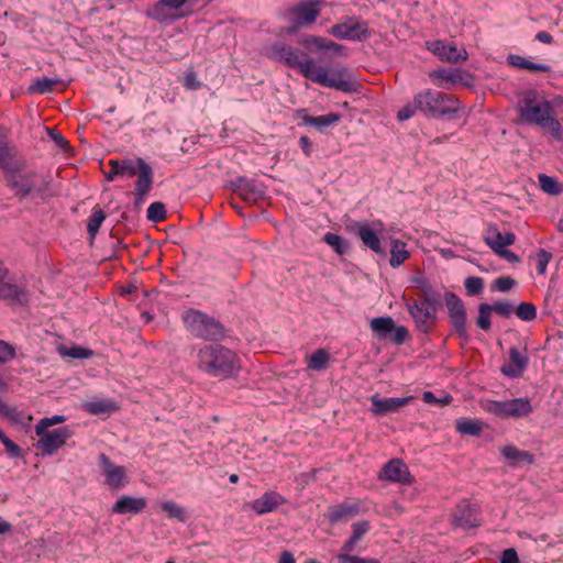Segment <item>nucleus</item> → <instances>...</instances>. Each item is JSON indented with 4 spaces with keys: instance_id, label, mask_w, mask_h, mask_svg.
Returning <instances> with one entry per match:
<instances>
[{
    "instance_id": "nucleus-18",
    "label": "nucleus",
    "mask_w": 563,
    "mask_h": 563,
    "mask_svg": "<svg viewBox=\"0 0 563 563\" xmlns=\"http://www.w3.org/2000/svg\"><path fill=\"white\" fill-rule=\"evenodd\" d=\"M528 355L512 346L509 350V361L500 368L501 373L510 378L519 377L528 365Z\"/></svg>"
},
{
    "instance_id": "nucleus-53",
    "label": "nucleus",
    "mask_w": 563,
    "mask_h": 563,
    "mask_svg": "<svg viewBox=\"0 0 563 563\" xmlns=\"http://www.w3.org/2000/svg\"><path fill=\"white\" fill-rule=\"evenodd\" d=\"M408 335H409V332L406 327H404V325L396 327L395 325V330L393 331L391 335H389L388 339H390L391 342H394L395 344L399 345L406 341Z\"/></svg>"
},
{
    "instance_id": "nucleus-39",
    "label": "nucleus",
    "mask_w": 563,
    "mask_h": 563,
    "mask_svg": "<svg viewBox=\"0 0 563 563\" xmlns=\"http://www.w3.org/2000/svg\"><path fill=\"white\" fill-rule=\"evenodd\" d=\"M460 515H455V521L464 529H470L478 526V520L474 510L468 506L460 510Z\"/></svg>"
},
{
    "instance_id": "nucleus-2",
    "label": "nucleus",
    "mask_w": 563,
    "mask_h": 563,
    "mask_svg": "<svg viewBox=\"0 0 563 563\" xmlns=\"http://www.w3.org/2000/svg\"><path fill=\"white\" fill-rule=\"evenodd\" d=\"M518 112L522 121L547 131L553 139L563 141V126L555 118L551 101L537 91H526L518 102Z\"/></svg>"
},
{
    "instance_id": "nucleus-29",
    "label": "nucleus",
    "mask_w": 563,
    "mask_h": 563,
    "mask_svg": "<svg viewBox=\"0 0 563 563\" xmlns=\"http://www.w3.org/2000/svg\"><path fill=\"white\" fill-rule=\"evenodd\" d=\"M369 327L378 339L384 340L391 335L395 322L391 317H377L371 320Z\"/></svg>"
},
{
    "instance_id": "nucleus-21",
    "label": "nucleus",
    "mask_w": 563,
    "mask_h": 563,
    "mask_svg": "<svg viewBox=\"0 0 563 563\" xmlns=\"http://www.w3.org/2000/svg\"><path fill=\"white\" fill-rule=\"evenodd\" d=\"M412 397H391V398H379L378 396H372L371 402L373 406V412L378 416H383L389 412L397 411L399 408L406 406Z\"/></svg>"
},
{
    "instance_id": "nucleus-55",
    "label": "nucleus",
    "mask_w": 563,
    "mask_h": 563,
    "mask_svg": "<svg viewBox=\"0 0 563 563\" xmlns=\"http://www.w3.org/2000/svg\"><path fill=\"white\" fill-rule=\"evenodd\" d=\"M422 400L426 404H437V405H448L451 401V397L446 396L444 398H437L432 391H424L422 394Z\"/></svg>"
},
{
    "instance_id": "nucleus-41",
    "label": "nucleus",
    "mask_w": 563,
    "mask_h": 563,
    "mask_svg": "<svg viewBox=\"0 0 563 563\" xmlns=\"http://www.w3.org/2000/svg\"><path fill=\"white\" fill-rule=\"evenodd\" d=\"M106 219V214L102 210H95L91 216L89 217L88 224H87V231L91 239L96 236L98 233L102 222Z\"/></svg>"
},
{
    "instance_id": "nucleus-14",
    "label": "nucleus",
    "mask_w": 563,
    "mask_h": 563,
    "mask_svg": "<svg viewBox=\"0 0 563 563\" xmlns=\"http://www.w3.org/2000/svg\"><path fill=\"white\" fill-rule=\"evenodd\" d=\"M427 48L437 55L441 60L450 63H461L467 59V52L465 48H459L454 44H448L443 41L427 42Z\"/></svg>"
},
{
    "instance_id": "nucleus-10",
    "label": "nucleus",
    "mask_w": 563,
    "mask_h": 563,
    "mask_svg": "<svg viewBox=\"0 0 563 563\" xmlns=\"http://www.w3.org/2000/svg\"><path fill=\"white\" fill-rule=\"evenodd\" d=\"M515 234L511 232H500L496 225H489L485 232L484 240L486 244L500 257L509 263L518 261V256L507 250V246L515 242Z\"/></svg>"
},
{
    "instance_id": "nucleus-3",
    "label": "nucleus",
    "mask_w": 563,
    "mask_h": 563,
    "mask_svg": "<svg viewBox=\"0 0 563 563\" xmlns=\"http://www.w3.org/2000/svg\"><path fill=\"white\" fill-rule=\"evenodd\" d=\"M197 365L207 375L219 379L233 378L242 368L239 355L220 344L200 349Z\"/></svg>"
},
{
    "instance_id": "nucleus-30",
    "label": "nucleus",
    "mask_w": 563,
    "mask_h": 563,
    "mask_svg": "<svg viewBox=\"0 0 563 563\" xmlns=\"http://www.w3.org/2000/svg\"><path fill=\"white\" fill-rule=\"evenodd\" d=\"M330 354L324 349H318L312 354L306 356V365L308 371H324L330 363Z\"/></svg>"
},
{
    "instance_id": "nucleus-12",
    "label": "nucleus",
    "mask_w": 563,
    "mask_h": 563,
    "mask_svg": "<svg viewBox=\"0 0 563 563\" xmlns=\"http://www.w3.org/2000/svg\"><path fill=\"white\" fill-rule=\"evenodd\" d=\"M99 464L104 476V483L111 489H121L129 484L125 466L113 463L104 453L99 455Z\"/></svg>"
},
{
    "instance_id": "nucleus-42",
    "label": "nucleus",
    "mask_w": 563,
    "mask_h": 563,
    "mask_svg": "<svg viewBox=\"0 0 563 563\" xmlns=\"http://www.w3.org/2000/svg\"><path fill=\"white\" fill-rule=\"evenodd\" d=\"M551 257H552V254L544 250H539L536 253V255L533 257V262H534V269L539 276H542L547 272V267H548V264H549Z\"/></svg>"
},
{
    "instance_id": "nucleus-62",
    "label": "nucleus",
    "mask_w": 563,
    "mask_h": 563,
    "mask_svg": "<svg viewBox=\"0 0 563 563\" xmlns=\"http://www.w3.org/2000/svg\"><path fill=\"white\" fill-rule=\"evenodd\" d=\"M109 165H110V170L107 174V179L109 181H113L117 177H120L119 168H117V161L111 159L109 162Z\"/></svg>"
},
{
    "instance_id": "nucleus-7",
    "label": "nucleus",
    "mask_w": 563,
    "mask_h": 563,
    "mask_svg": "<svg viewBox=\"0 0 563 563\" xmlns=\"http://www.w3.org/2000/svg\"><path fill=\"white\" fill-rule=\"evenodd\" d=\"M183 321L190 333L197 338L217 340L223 336V327L214 318L189 309L183 313Z\"/></svg>"
},
{
    "instance_id": "nucleus-43",
    "label": "nucleus",
    "mask_w": 563,
    "mask_h": 563,
    "mask_svg": "<svg viewBox=\"0 0 563 563\" xmlns=\"http://www.w3.org/2000/svg\"><path fill=\"white\" fill-rule=\"evenodd\" d=\"M493 307L488 303H481L478 307L477 325L482 330H488L490 328V314Z\"/></svg>"
},
{
    "instance_id": "nucleus-17",
    "label": "nucleus",
    "mask_w": 563,
    "mask_h": 563,
    "mask_svg": "<svg viewBox=\"0 0 563 563\" xmlns=\"http://www.w3.org/2000/svg\"><path fill=\"white\" fill-rule=\"evenodd\" d=\"M286 499L275 490L265 492L260 498L247 504L246 507L254 511L257 516H263L276 510Z\"/></svg>"
},
{
    "instance_id": "nucleus-63",
    "label": "nucleus",
    "mask_w": 563,
    "mask_h": 563,
    "mask_svg": "<svg viewBox=\"0 0 563 563\" xmlns=\"http://www.w3.org/2000/svg\"><path fill=\"white\" fill-rule=\"evenodd\" d=\"M536 40L543 44H552L553 43V36L545 31L538 32L536 34Z\"/></svg>"
},
{
    "instance_id": "nucleus-9",
    "label": "nucleus",
    "mask_w": 563,
    "mask_h": 563,
    "mask_svg": "<svg viewBox=\"0 0 563 563\" xmlns=\"http://www.w3.org/2000/svg\"><path fill=\"white\" fill-rule=\"evenodd\" d=\"M320 15V10L313 2H301L284 14L285 21L288 23L284 32L286 34H295L298 30L313 24Z\"/></svg>"
},
{
    "instance_id": "nucleus-61",
    "label": "nucleus",
    "mask_w": 563,
    "mask_h": 563,
    "mask_svg": "<svg viewBox=\"0 0 563 563\" xmlns=\"http://www.w3.org/2000/svg\"><path fill=\"white\" fill-rule=\"evenodd\" d=\"M358 543V540L350 537L343 544L341 551L342 554H349L350 552H353L356 544Z\"/></svg>"
},
{
    "instance_id": "nucleus-57",
    "label": "nucleus",
    "mask_w": 563,
    "mask_h": 563,
    "mask_svg": "<svg viewBox=\"0 0 563 563\" xmlns=\"http://www.w3.org/2000/svg\"><path fill=\"white\" fill-rule=\"evenodd\" d=\"M67 355L73 358L84 360V358L90 357L92 355V352L88 349L77 346V347L70 349L67 352Z\"/></svg>"
},
{
    "instance_id": "nucleus-1",
    "label": "nucleus",
    "mask_w": 563,
    "mask_h": 563,
    "mask_svg": "<svg viewBox=\"0 0 563 563\" xmlns=\"http://www.w3.org/2000/svg\"><path fill=\"white\" fill-rule=\"evenodd\" d=\"M273 51L280 62L288 67L297 68L305 78L316 84L343 92L354 90L355 84L347 68L330 69L318 65L305 52L284 44L274 45Z\"/></svg>"
},
{
    "instance_id": "nucleus-37",
    "label": "nucleus",
    "mask_w": 563,
    "mask_h": 563,
    "mask_svg": "<svg viewBox=\"0 0 563 563\" xmlns=\"http://www.w3.org/2000/svg\"><path fill=\"white\" fill-rule=\"evenodd\" d=\"M162 511L167 514L169 519H176L179 522H185L187 520L186 510L184 507L179 506L175 501L165 500L159 504Z\"/></svg>"
},
{
    "instance_id": "nucleus-19",
    "label": "nucleus",
    "mask_w": 563,
    "mask_h": 563,
    "mask_svg": "<svg viewBox=\"0 0 563 563\" xmlns=\"http://www.w3.org/2000/svg\"><path fill=\"white\" fill-rule=\"evenodd\" d=\"M147 501L144 497L122 495L113 504L111 510L118 515H137L145 509Z\"/></svg>"
},
{
    "instance_id": "nucleus-36",
    "label": "nucleus",
    "mask_w": 563,
    "mask_h": 563,
    "mask_svg": "<svg viewBox=\"0 0 563 563\" xmlns=\"http://www.w3.org/2000/svg\"><path fill=\"white\" fill-rule=\"evenodd\" d=\"M456 430L461 434L479 435L483 431V423L475 419L462 418L456 421Z\"/></svg>"
},
{
    "instance_id": "nucleus-59",
    "label": "nucleus",
    "mask_w": 563,
    "mask_h": 563,
    "mask_svg": "<svg viewBox=\"0 0 563 563\" xmlns=\"http://www.w3.org/2000/svg\"><path fill=\"white\" fill-rule=\"evenodd\" d=\"M501 563H519V558L515 549H507L503 552Z\"/></svg>"
},
{
    "instance_id": "nucleus-44",
    "label": "nucleus",
    "mask_w": 563,
    "mask_h": 563,
    "mask_svg": "<svg viewBox=\"0 0 563 563\" xmlns=\"http://www.w3.org/2000/svg\"><path fill=\"white\" fill-rule=\"evenodd\" d=\"M515 312L522 321H531L537 317V308L530 302H521L517 309H515Z\"/></svg>"
},
{
    "instance_id": "nucleus-38",
    "label": "nucleus",
    "mask_w": 563,
    "mask_h": 563,
    "mask_svg": "<svg viewBox=\"0 0 563 563\" xmlns=\"http://www.w3.org/2000/svg\"><path fill=\"white\" fill-rule=\"evenodd\" d=\"M540 188L551 196H558L562 192V186L559 184L556 178L552 176H548L545 174H540L538 176Z\"/></svg>"
},
{
    "instance_id": "nucleus-15",
    "label": "nucleus",
    "mask_w": 563,
    "mask_h": 563,
    "mask_svg": "<svg viewBox=\"0 0 563 563\" xmlns=\"http://www.w3.org/2000/svg\"><path fill=\"white\" fill-rule=\"evenodd\" d=\"M445 303L455 331L461 336H466V312L462 300L453 292H446Z\"/></svg>"
},
{
    "instance_id": "nucleus-25",
    "label": "nucleus",
    "mask_w": 563,
    "mask_h": 563,
    "mask_svg": "<svg viewBox=\"0 0 563 563\" xmlns=\"http://www.w3.org/2000/svg\"><path fill=\"white\" fill-rule=\"evenodd\" d=\"M135 184L136 202H142L153 186V169L146 162H141V169Z\"/></svg>"
},
{
    "instance_id": "nucleus-48",
    "label": "nucleus",
    "mask_w": 563,
    "mask_h": 563,
    "mask_svg": "<svg viewBox=\"0 0 563 563\" xmlns=\"http://www.w3.org/2000/svg\"><path fill=\"white\" fill-rule=\"evenodd\" d=\"M4 417H7L8 419L15 423L23 426H27L29 422L32 420V416L23 413L16 407L13 406L9 410L8 415H5Z\"/></svg>"
},
{
    "instance_id": "nucleus-8",
    "label": "nucleus",
    "mask_w": 563,
    "mask_h": 563,
    "mask_svg": "<svg viewBox=\"0 0 563 563\" xmlns=\"http://www.w3.org/2000/svg\"><path fill=\"white\" fill-rule=\"evenodd\" d=\"M353 232L360 238L363 245L372 252L384 255L385 250L382 246V239H385L386 227L379 220L356 221L352 225Z\"/></svg>"
},
{
    "instance_id": "nucleus-22",
    "label": "nucleus",
    "mask_w": 563,
    "mask_h": 563,
    "mask_svg": "<svg viewBox=\"0 0 563 563\" xmlns=\"http://www.w3.org/2000/svg\"><path fill=\"white\" fill-rule=\"evenodd\" d=\"M187 0H159L148 12V15L158 21L166 22L176 18L170 11L180 9Z\"/></svg>"
},
{
    "instance_id": "nucleus-28",
    "label": "nucleus",
    "mask_w": 563,
    "mask_h": 563,
    "mask_svg": "<svg viewBox=\"0 0 563 563\" xmlns=\"http://www.w3.org/2000/svg\"><path fill=\"white\" fill-rule=\"evenodd\" d=\"M390 258L389 264L391 267H398L410 257V253L407 250V244L399 239L390 240Z\"/></svg>"
},
{
    "instance_id": "nucleus-31",
    "label": "nucleus",
    "mask_w": 563,
    "mask_h": 563,
    "mask_svg": "<svg viewBox=\"0 0 563 563\" xmlns=\"http://www.w3.org/2000/svg\"><path fill=\"white\" fill-rule=\"evenodd\" d=\"M82 408L90 415L96 416L118 410L117 402L109 398L86 401L84 402Z\"/></svg>"
},
{
    "instance_id": "nucleus-13",
    "label": "nucleus",
    "mask_w": 563,
    "mask_h": 563,
    "mask_svg": "<svg viewBox=\"0 0 563 563\" xmlns=\"http://www.w3.org/2000/svg\"><path fill=\"white\" fill-rule=\"evenodd\" d=\"M409 312L419 331L427 333L435 320V308L428 301L422 300L409 306Z\"/></svg>"
},
{
    "instance_id": "nucleus-6",
    "label": "nucleus",
    "mask_w": 563,
    "mask_h": 563,
    "mask_svg": "<svg viewBox=\"0 0 563 563\" xmlns=\"http://www.w3.org/2000/svg\"><path fill=\"white\" fill-rule=\"evenodd\" d=\"M481 408L499 419H522L533 412V406L528 397H519L507 400L481 399Z\"/></svg>"
},
{
    "instance_id": "nucleus-52",
    "label": "nucleus",
    "mask_w": 563,
    "mask_h": 563,
    "mask_svg": "<svg viewBox=\"0 0 563 563\" xmlns=\"http://www.w3.org/2000/svg\"><path fill=\"white\" fill-rule=\"evenodd\" d=\"M493 307V310L503 316V317H509L515 312L514 306L508 301H497L494 305H490Z\"/></svg>"
},
{
    "instance_id": "nucleus-51",
    "label": "nucleus",
    "mask_w": 563,
    "mask_h": 563,
    "mask_svg": "<svg viewBox=\"0 0 563 563\" xmlns=\"http://www.w3.org/2000/svg\"><path fill=\"white\" fill-rule=\"evenodd\" d=\"M430 76H437L441 79L451 81V82H457L461 79L460 71L457 69H438L433 71Z\"/></svg>"
},
{
    "instance_id": "nucleus-35",
    "label": "nucleus",
    "mask_w": 563,
    "mask_h": 563,
    "mask_svg": "<svg viewBox=\"0 0 563 563\" xmlns=\"http://www.w3.org/2000/svg\"><path fill=\"white\" fill-rule=\"evenodd\" d=\"M60 81L59 78H49L46 76L36 77L29 90L41 95L53 91L54 87Z\"/></svg>"
},
{
    "instance_id": "nucleus-46",
    "label": "nucleus",
    "mask_w": 563,
    "mask_h": 563,
    "mask_svg": "<svg viewBox=\"0 0 563 563\" xmlns=\"http://www.w3.org/2000/svg\"><path fill=\"white\" fill-rule=\"evenodd\" d=\"M166 218V209L162 202H152L147 208V219L153 222L163 221Z\"/></svg>"
},
{
    "instance_id": "nucleus-33",
    "label": "nucleus",
    "mask_w": 563,
    "mask_h": 563,
    "mask_svg": "<svg viewBox=\"0 0 563 563\" xmlns=\"http://www.w3.org/2000/svg\"><path fill=\"white\" fill-rule=\"evenodd\" d=\"M358 514V506L351 504H342L338 507L331 508L328 514V519L331 522H338L342 519H351Z\"/></svg>"
},
{
    "instance_id": "nucleus-47",
    "label": "nucleus",
    "mask_w": 563,
    "mask_h": 563,
    "mask_svg": "<svg viewBox=\"0 0 563 563\" xmlns=\"http://www.w3.org/2000/svg\"><path fill=\"white\" fill-rule=\"evenodd\" d=\"M0 441L3 444L7 453L11 457H20V455H21L20 446L18 444H15L11 439H9L1 428H0Z\"/></svg>"
},
{
    "instance_id": "nucleus-58",
    "label": "nucleus",
    "mask_w": 563,
    "mask_h": 563,
    "mask_svg": "<svg viewBox=\"0 0 563 563\" xmlns=\"http://www.w3.org/2000/svg\"><path fill=\"white\" fill-rule=\"evenodd\" d=\"M52 141L62 150H66L68 146L67 140L59 133L53 130L48 131Z\"/></svg>"
},
{
    "instance_id": "nucleus-60",
    "label": "nucleus",
    "mask_w": 563,
    "mask_h": 563,
    "mask_svg": "<svg viewBox=\"0 0 563 563\" xmlns=\"http://www.w3.org/2000/svg\"><path fill=\"white\" fill-rule=\"evenodd\" d=\"M317 471H312L310 473H302L300 474L296 481L299 485L305 486L309 484L310 482L314 481Z\"/></svg>"
},
{
    "instance_id": "nucleus-56",
    "label": "nucleus",
    "mask_w": 563,
    "mask_h": 563,
    "mask_svg": "<svg viewBox=\"0 0 563 563\" xmlns=\"http://www.w3.org/2000/svg\"><path fill=\"white\" fill-rule=\"evenodd\" d=\"M184 86L188 90H196L200 87L197 75L194 71H187L184 77Z\"/></svg>"
},
{
    "instance_id": "nucleus-23",
    "label": "nucleus",
    "mask_w": 563,
    "mask_h": 563,
    "mask_svg": "<svg viewBox=\"0 0 563 563\" xmlns=\"http://www.w3.org/2000/svg\"><path fill=\"white\" fill-rule=\"evenodd\" d=\"M0 298L10 306H22L29 301V292L20 284H0Z\"/></svg>"
},
{
    "instance_id": "nucleus-50",
    "label": "nucleus",
    "mask_w": 563,
    "mask_h": 563,
    "mask_svg": "<svg viewBox=\"0 0 563 563\" xmlns=\"http://www.w3.org/2000/svg\"><path fill=\"white\" fill-rule=\"evenodd\" d=\"M15 356V349L13 345L5 341L0 340V364H4L13 360Z\"/></svg>"
},
{
    "instance_id": "nucleus-16",
    "label": "nucleus",
    "mask_w": 563,
    "mask_h": 563,
    "mask_svg": "<svg viewBox=\"0 0 563 563\" xmlns=\"http://www.w3.org/2000/svg\"><path fill=\"white\" fill-rule=\"evenodd\" d=\"M331 34L340 40L361 41L366 38L369 32L364 22H346L333 25Z\"/></svg>"
},
{
    "instance_id": "nucleus-34",
    "label": "nucleus",
    "mask_w": 563,
    "mask_h": 563,
    "mask_svg": "<svg viewBox=\"0 0 563 563\" xmlns=\"http://www.w3.org/2000/svg\"><path fill=\"white\" fill-rule=\"evenodd\" d=\"M117 161V168H119L120 177L121 178H132L134 177L137 172L141 169V162H145L143 158H125V159H115Z\"/></svg>"
},
{
    "instance_id": "nucleus-26",
    "label": "nucleus",
    "mask_w": 563,
    "mask_h": 563,
    "mask_svg": "<svg viewBox=\"0 0 563 563\" xmlns=\"http://www.w3.org/2000/svg\"><path fill=\"white\" fill-rule=\"evenodd\" d=\"M301 43L306 48L314 52H333L335 54H340L342 51L341 45L327 41L320 36H307L301 41Z\"/></svg>"
},
{
    "instance_id": "nucleus-45",
    "label": "nucleus",
    "mask_w": 563,
    "mask_h": 563,
    "mask_svg": "<svg viewBox=\"0 0 563 563\" xmlns=\"http://www.w3.org/2000/svg\"><path fill=\"white\" fill-rule=\"evenodd\" d=\"M66 421V417L62 415H54L52 417H45L41 419L35 426V433L41 434L44 429H48L52 426H56Z\"/></svg>"
},
{
    "instance_id": "nucleus-40",
    "label": "nucleus",
    "mask_w": 563,
    "mask_h": 563,
    "mask_svg": "<svg viewBox=\"0 0 563 563\" xmlns=\"http://www.w3.org/2000/svg\"><path fill=\"white\" fill-rule=\"evenodd\" d=\"M323 239L340 255L345 254L349 250V243L339 234L327 233Z\"/></svg>"
},
{
    "instance_id": "nucleus-49",
    "label": "nucleus",
    "mask_w": 563,
    "mask_h": 563,
    "mask_svg": "<svg viewBox=\"0 0 563 563\" xmlns=\"http://www.w3.org/2000/svg\"><path fill=\"white\" fill-rule=\"evenodd\" d=\"M417 112H419V110L416 103V97L413 96L412 101L398 111L397 118L399 121H407L411 119Z\"/></svg>"
},
{
    "instance_id": "nucleus-27",
    "label": "nucleus",
    "mask_w": 563,
    "mask_h": 563,
    "mask_svg": "<svg viewBox=\"0 0 563 563\" xmlns=\"http://www.w3.org/2000/svg\"><path fill=\"white\" fill-rule=\"evenodd\" d=\"M507 63L512 67L520 68V69H527V70L533 71V73H536V71L548 73L551 70V67L548 64L534 63V62H531L520 55H516V54H509L507 56Z\"/></svg>"
},
{
    "instance_id": "nucleus-32",
    "label": "nucleus",
    "mask_w": 563,
    "mask_h": 563,
    "mask_svg": "<svg viewBox=\"0 0 563 563\" xmlns=\"http://www.w3.org/2000/svg\"><path fill=\"white\" fill-rule=\"evenodd\" d=\"M341 120V114L339 113H328L319 117H310L307 115L303 118V123L309 126H313L319 131H323L327 128H330L336 124Z\"/></svg>"
},
{
    "instance_id": "nucleus-4",
    "label": "nucleus",
    "mask_w": 563,
    "mask_h": 563,
    "mask_svg": "<svg viewBox=\"0 0 563 563\" xmlns=\"http://www.w3.org/2000/svg\"><path fill=\"white\" fill-rule=\"evenodd\" d=\"M3 172L8 186L20 199H45L54 195L51 179L23 170L13 162Z\"/></svg>"
},
{
    "instance_id": "nucleus-64",
    "label": "nucleus",
    "mask_w": 563,
    "mask_h": 563,
    "mask_svg": "<svg viewBox=\"0 0 563 563\" xmlns=\"http://www.w3.org/2000/svg\"><path fill=\"white\" fill-rule=\"evenodd\" d=\"M338 562L339 563H358V556L339 553Z\"/></svg>"
},
{
    "instance_id": "nucleus-24",
    "label": "nucleus",
    "mask_w": 563,
    "mask_h": 563,
    "mask_svg": "<svg viewBox=\"0 0 563 563\" xmlns=\"http://www.w3.org/2000/svg\"><path fill=\"white\" fill-rule=\"evenodd\" d=\"M504 460L511 466L517 467L521 464H532L534 456L528 451L519 450L512 444L505 445L499 449Z\"/></svg>"
},
{
    "instance_id": "nucleus-11",
    "label": "nucleus",
    "mask_w": 563,
    "mask_h": 563,
    "mask_svg": "<svg viewBox=\"0 0 563 563\" xmlns=\"http://www.w3.org/2000/svg\"><path fill=\"white\" fill-rule=\"evenodd\" d=\"M36 435L38 437L36 448L41 450L42 455L51 456L66 444L73 432L69 427H62L52 431L44 429L41 434Z\"/></svg>"
},
{
    "instance_id": "nucleus-5",
    "label": "nucleus",
    "mask_w": 563,
    "mask_h": 563,
    "mask_svg": "<svg viewBox=\"0 0 563 563\" xmlns=\"http://www.w3.org/2000/svg\"><path fill=\"white\" fill-rule=\"evenodd\" d=\"M419 112L430 118H442L459 111V100L434 89H424L415 95Z\"/></svg>"
},
{
    "instance_id": "nucleus-20",
    "label": "nucleus",
    "mask_w": 563,
    "mask_h": 563,
    "mask_svg": "<svg viewBox=\"0 0 563 563\" xmlns=\"http://www.w3.org/2000/svg\"><path fill=\"white\" fill-rule=\"evenodd\" d=\"M380 478L389 482L409 483L410 473L407 465L399 459H394L385 464L379 475Z\"/></svg>"
},
{
    "instance_id": "nucleus-54",
    "label": "nucleus",
    "mask_w": 563,
    "mask_h": 563,
    "mask_svg": "<svg viewBox=\"0 0 563 563\" xmlns=\"http://www.w3.org/2000/svg\"><path fill=\"white\" fill-rule=\"evenodd\" d=\"M352 538L356 539V540H361L363 538V536L369 530V523L368 521H358V522H355L353 523L352 526Z\"/></svg>"
}]
</instances>
